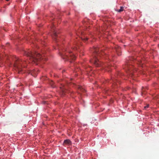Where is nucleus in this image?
<instances>
[{"mask_svg": "<svg viewBox=\"0 0 159 159\" xmlns=\"http://www.w3.org/2000/svg\"><path fill=\"white\" fill-rule=\"evenodd\" d=\"M93 58L90 61L93 63L97 67H100L102 66V64L98 59V57L100 56V53L99 52L98 47H94L93 48Z\"/></svg>", "mask_w": 159, "mask_h": 159, "instance_id": "nucleus-1", "label": "nucleus"}, {"mask_svg": "<svg viewBox=\"0 0 159 159\" xmlns=\"http://www.w3.org/2000/svg\"><path fill=\"white\" fill-rule=\"evenodd\" d=\"M25 54L29 57L30 61L37 64V62L42 58L43 56L36 52H32L30 51H25Z\"/></svg>", "mask_w": 159, "mask_h": 159, "instance_id": "nucleus-2", "label": "nucleus"}, {"mask_svg": "<svg viewBox=\"0 0 159 159\" xmlns=\"http://www.w3.org/2000/svg\"><path fill=\"white\" fill-rule=\"evenodd\" d=\"M13 61H14V67L16 69L17 71H18L19 73H21L22 67L23 66L25 67L26 66L24 64H26L27 62L24 61H23L21 59L16 57L13 58Z\"/></svg>", "mask_w": 159, "mask_h": 159, "instance_id": "nucleus-3", "label": "nucleus"}, {"mask_svg": "<svg viewBox=\"0 0 159 159\" xmlns=\"http://www.w3.org/2000/svg\"><path fill=\"white\" fill-rule=\"evenodd\" d=\"M60 54L61 57L65 60H69L70 58L73 60L75 59V56L68 48H64L62 50V52H60Z\"/></svg>", "mask_w": 159, "mask_h": 159, "instance_id": "nucleus-4", "label": "nucleus"}, {"mask_svg": "<svg viewBox=\"0 0 159 159\" xmlns=\"http://www.w3.org/2000/svg\"><path fill=\"white\" fill-rule=\"evenodd\" d=\"M53 35L52 37L54 40L56 41L58 40V36L57 35V33L56 30L53 29Z\"/></svg>", "mask_w": 159, "mask_h": 159, "instance_id": "nucleus-5", "label": "nucleus"}, {"mask_svg": "<svg viewBox=\"0 0 159 159\" xmlns=\"http://www.w3.org/2000/svg\"><path fill=\"white\" fill-rule=\"evenodd\" d=\"M61 89V91L62 95L65 94L66 92V87L64 86V85H62L61 87H60Z\"/></svg>", "mask_w": 159, "mask_h": 159, "instance_id": "nucleus-6", "label": "nucleus"}, {"mask_svg": "<svg viewBox=\"0 0 159 159\" xmlns=\"http://www.w3.org/2000/svg\"><path fill=\"white\" fill-rule=\"evenodd\" d=\"M77 88L78 93L79 94L81 93H84L85 91V90L80 86H78Z\"/></svg>", "mask_w": 159, "mask_h": 159, "instance_id": "nucleus-7", "label": "nucleus"}, {"mask_svg": "<svg viewBox=\"0 0 159 159\" xmlns=\"http://www.w3.org/2000/svg\"><path fill=\"white\" fill-rule=\"evenodd\" d=\"M71 144V142L69 139H66L64 141L63 145L64 146L69 145Z\"/></svg>", "mask_w": 159, "mask_h": 159, "instance_id": "nucleus-8", "label": "nucleus"}, {"mask_svg": "<svg viewBox=\"0 0 159 159\" xmlns=\"http://www.w3.org/2000/svg\"><path fill=\"white\" fill-rule=\"evenodd\" d=\"M115 50L116 52L119 55H120V48L118 46H117L115 47Z\"/></svg>", "mask_w": 159, "mask_h": 159, "instance_id": "nucleus-9", "label": "nucleus"}, {"mask_svg": "<svg viewBox=\"0 0 159 159\" xmlns=\"http://www.w3.org/2000/svg\"><path fill=\"white\" fill-rule=\"evenodd\" d=\"M80 34H81L83 35L82 37H81V39L83 41H85L88 39V38L87 37L83 36V33L81 32Z\"/></svg>", "mask_w": 159, "mask_h": 159, "instance_id": "nucleus-10", "label": "nucleus"}, {"mask_svg": "<svg viewBox=\"0 0 159 159\" xmlns=\"http://www.w3.org/2000/svg\"><path fill=\"white\" fill-rule=\"evenodd\" d=\"M116 10L118 12H121L124 10V7H120V9H117Z\"/></svg>", "mask_w": 159, "mask_h": 159, "instance_id": "nucleus-11", "label": "nucleus"}, {"mask_svg": "<svg viewBox=\"0 0 159 159\" xmlns=\"http://www.w3.org/2000/svg\"><path fill=\"white\" fill-rule=\"evenodd\" d=\"M54 83L52 81H51L50 82V84L51 85L52 87L54 88L55 87V85H54Z\"/></svg>", "mask_w": 159, "mask_h": 159, "instance_id": "nucleus-12", "label": "nucleus"}, {"mask_svg": "<svg viewBox=\"0 0 159 159\" xmlns=\"http://www.w3.org/2000/svg\"><path fill=\"white\" fill-rule=\"evenodd\" d=\"M125 68H126V69H127L128 70H130V67H129L128 64L126 65V66Z\"/></svg>", "mask_w": 159, "mask_h": 159, "instance_id": "nucleus-13", "label": "nucleus"}, {"mask_svg": "<svg viewBox=\"0 0 159 159\" xmlns=\"http://www.w3.org/2000/svg\"><path fill=\"white\" fill-rule=\"evenodd\" d=\"M75 45H77V47H79V43H80V42H77V41H75Z\"/></svg>", "mask_w": 159, "mask_h": 159, "instance_id": "nucleus-14", "label": "nucleus"}, {"mask_svg": "<svg viewBox=\"0 0 159 159\" xmlns=\"http://www.w3.org/2000/svg\"><path fill=\"white\" fill-rule=\"evenodd\" d=\"M34 71H31L30 72V73L32 75H33V74L34 73Z\"/></svg>", "mask_w": 159, "mask_h": 159, "instance_id": "nucleus-15", "label": "nucleus"}, {"mask_svg": "<svg viewBox=\"0 0 159 159\" xmlns=\"http://www.w3.org/2000/svg\"><path fill=\"white\" fill-rule=\"evenodd\" d=\"M149 107V105H147L146 106H145L144 107V108L145 109H147V108H148Z\"/></svg>", "mask_w": 159, "mask_h": 159, "instance_id": "nucleus-16", "label": "nucleus"}, {"mask_svg": "<svg viewBox=\"0 0 159 159\" xmlns=\"http://www.w3.org/2000/svg\"><path fill=\"white\" fill-rule=\"evenodd\" d=\"M74 50H77V47H75V48H73Z\"/></svg>", "mask_w": 159, "mask_h": 159, "instance_id": "nucleus-17", "label": "nucleus"}, {"mask_svg": "<svg viewBox=\"0 0 159 159\" xmlns=\"http://www.w3.org/2000/svg\"><path fill=\"white\" fill-rule=\"evenodd\" d=\"M113 84H114V85H115V82H114V83Z\"/></svg>", "mask_w": 159, "mask_h": 159, "instance_id": "nucleus-18", "label": "nucleus"}, {"mask_svg": "<svg viewBox=\"0 0 159 159\" xmlns=\"http://www.w3.org/2000/svg\"><path fill=\"white\" fill-rule=\"evenodd\" d=\"M7 1H8L9 0H6Z\"/></svg>", "mask_w": 159, "mask_h": 159, "instance_id": "nucleus-19", "label": "nucleus"}, {"mask_svg": "<svg viewBox=\"0 0 159 159\" xmlns=\"http://www.w3.org/2000/svg\"><path fill=\"white\" fill-rule=\"evenodd\" d=\"M70 62H72V61H70Z\"/></svg>", "mask_w": 159, "mask_h": 159, "instance_id": "nucleus-20", "label": "nucleus"}]
</instances>
